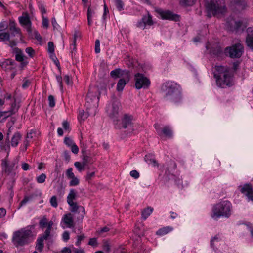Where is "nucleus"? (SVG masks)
<instances>
[{
    "instance_id": "nucleus-1",
    "label": "nucleus",
    "mask_w": 253,
    "mask_h": 253,
    "mask_svg": "<svg viewBox=\"0 0 253 253\" xmlns=\"http://www.w3.org/2000/svg\"><path fill=\"white\" fill-rule=\"evenodd\" d=\"M218 86L224 88L233 85L232 77L230 69L227 66H216L214 71Z\"/></svg>"
},
{
    "instance_id": "nucleus-2",
    "label": "nucleus",
    "mask_w": 253,
    "mask_h": 253,
    "mask_svg": "<svg viewBox=\"0 0 253 253\" xmlns=\"http://www.w3.org/2000/svg\"><path fill=\"white\" fill-rule=\"evenodd\" d=\"M34 227L35 225L29 226L15 231L12 237L13 244L16 247L28 244L31 242L30 238L33 236L32 230Z\"/></svg>"
},
{
    "instance_id": "nucleus-3",
    "label": "nucleus",
    "mask_w": 253,
    "mask_h": 253,
    "mask_svg": "<svg viewBox=\"0 0 253 253\" xmlns=\"http://www.w3.org/2000/svg\"><path fill=\"white\" fill-rule=\"evenodd\" d=\"M162 90L165 93V97L171 102L178 103L181 101V91L176 83L168 82L162 85Z\"/></svg>"
},
{
    "instance_id": "nucleus-4",
    "label": "nucleus",
    "mask_w": 253,
    "mask_h": 253,
    "mask_svg": "<svg viewBox=\"0 0 253 253\" xmlns=\"http://www.w3.org/2000/svg\"><path fill=\"white\" fill-rule=\"evenodd\" d=\"M232 209V204L229 201H221L213 206L211 217L215 220L221 217L228 218L231 215Z\"/></svg>"
},
{
    "instance_id": "nucleus-5",
    "label": "nucleus",
    "mask_w": 253,
    "mask_h": 253,
    "mask_svg": "<svg viewBox=\"0 0 253 253\" xmlns=\"http://www.w3.org/2000/svg\"><path fill=\"white\" fill-rule=\"evenodd\" d=\"M205 6L209 18L212 16H218L226 12L224 0H211L210 2L206 1Z\"/></svg>"
},
{
    "instance_id": "nucleus-6",
    "label": "nucleus",
    "mask_w": 253,
    "mask_h": 253,
    "mask_svg": "<svg viewBox=\"0 0 253 253\" xmlns=\"http://www.w3.org/2000/svg\"><path fill=\"white\" fill-rule=\"evenodd\" d=\"M77 192L74 189H71L67 198L68 204L70 205V211L74 213H78L79 216L77 217L78 221H82L85 214V209L82 206H79L76 202L73 201L76 200L77 197Z\"/></svg>"
},
{
    "instance_id": "nucleus-7",
    "label": "nucleus",
    "mask_w": 253,
    "mask_h": 253,
    "mask_svg": "<svg viewBox=\"0 0 253 253\" xmlns=\"http://www.w3.org/2000/svg\"><path fill=\"white\" fill-rule=\"evenodd\" d=\"M244 50L243 45L238 43L230 47H226L225 50V53L227 56L232 58H239L243 54Z\"/></svg>"
},
{
    "instance_id": "nucleus-8",
    "label": "nucleus",
    "mask_w": 253,
    "mask_h": 253,
    "mask_svg": "<svg viewBox=\"0 0 253 253\" xmlns=\"http://www.w3.org/2000/svg\"><path fill=\"white\" fill-rule=\"evenodd\" d=\"M99 101L97 90L96 88L90 89L86 97L85 105L87 108H95Z\"/></svg>"
},
{
    "instance_id": "nucleus-9",
    "label": "nucleus",
    "mask_w": 253,
    "mask_h": 253,
    "mask_svg": "<svg viewBox=\"0 0 253 253\" xmlns=\"http://www.w3.org/2000/svg\"><path fill=\"white\" fill-rule=\"evenodd\" d=\"M135 87L137 89L147 88L150 84V80L143 74L138 73L134 76Z\"/></svg>"
},
{
    "instance_id": "nucleus-10",
    "label": "nucleus",
    "mask_w": 253,
    "mask_h": 253,
    "mask_svg": "<svg viewBox=\"0 0 253 253\" xmlns=\"http://www.w3.org/2000/svg\"><path fill=\"white\" fill-rule=\"evenodd\" d=\"M226 26L227 28L231 31H243L246 26L241 21H236L232 17L227 19Z\"/></svg>"
},
{
    "instance_id": "nucleus-11",
    "label": "nucleus",
    "mask_w": 253,
    "mask_h": 253,
    "mask_svg": "<svg viewBox=\"0 0 253 253\" xmlns=\"http://www.w3.org/2000/svg\"><path fill=\"white\" fill-rule=\"evenodd\" d=\"M120 103L117 99L113 101L111 104L106 107V112L110 118L114 120H117L119 116Z\"/></svg>"
},
{
    "instance_id": "nucleus-12",
    "label": "nucleus",
    "mask_w": 253,
    "mask_h": 253,
    "mask_svg": "<svg viewBox=\"0 0 253 253\" xmlns=\"http://www.w3.org/2000/svg\"><path fill=\"white\" fill-rule=\"evenodd\" d=\"M134 117L129 114H125L121 119V126L123 128H128L129 132H132L134 131L133 121Z\"/></svg>"
},
{
    "instance_id": "nucleus-13",
    "label": "nucleus",
    "mask_w": 253,
    "mask_h": 253,
    "mask_svg": "<svg viewBox=\"0 0 253 253\" xmlns=\"http://www.w3.org/2000/svg\"><path fill=\"white\" fill-rule=\"evenodd\" d=\"M155 11L160 15L163 19H167L174 21H179V15L176 14H174L169 10H164L161 8H157L156 9Z\"/></svg>"
},
{
    "instance_id": "nucleus-14",
    "label": "nucleus",
    "mask_w": 253,
    "mask_h": 253,
    "mask_svg": "<svg viewBox=\"0 0 253 253\" xmlns=\"http://www.w3.org/2000/svg\"><path fill=\"white\" fill-rule=\"evenodd\" d=\"M19 21L20 24L26 29L28 35L32 36V23L29 15L27 14H25L24 16L20 17L19 18Z\"/></svg>"
},
{
    "instance_id": "nucleus-15",
    "label": "nucleus",
    "mask_w": 253,
    "mask_h": 253,
    "mask_svg": "<svg viewBox=\"0 0 253 253\" xmlns=\"http://www.w3.org/2000/svg\"><path fill=\"white\" fill-rule=\"evenodd\" d=\"M2 165L4 166V171L9 176H10L11 178L13 176L16 175L15 170L16 169L17 166H16V164L14 162L8 164L6 161L2 160Z\"/></svg>"
},
{
    "instance_id": "nucleus-16",
    "label": "nucleus",
    "mask_w": 253,
    "mask_h": 253,
    "mask_svg": "<svg viewBox=\"0 0 253 253\" xmlns=\"http://www.w3.org/2000/svg\"><path fill=\"white\" fill-rule=\"evenodd\" d=\"M54 50L55 46L53 42H48V53L49 54V57L56 65L58 69L60 70L61 67L60 62L54 53Z\"/></svg>"
},
{
    "instance_id": "nucleus-17",
    "label": "nucleus",
    "mask_w": 253,
    "mask_h": 253,
    "mask_svg": "<svg viewBox=\"0 0 253 253\" xmlns=\"http://www.w3.org/2000/svg\"><path fill=\"white\" fill-rule=\"evenodd\" d=\"M155 127L159 135L162 136V134H164L166 137H167L168 138L172 137V131L169 126H166L164 127L163 128H161L160 127L159 125L155 124Z\"/></svg>"
},
{
    "instance_id": "nucleus-18",
    "label": "nucleus",
    "mask_w": 253,
    "mask_h": 253,
    "mask_svg": "<svg viewBox=\"0 0 253 253\" xmlns=\"http://www.w3.org/2000/svg\"><path fill=\"white\" fill-rule=\"evenodd\" d=\"M110 75L113 78H117L120 76H124L126 80H127V81H129L130 79V74L128 71H122L119 68L112 71L110 73Z\"/></svg>"
},
{
    "instance_id": "nucleus-19",
    "label": "nucleus",
    "mask_w": 253,
    "mask_h": 253,
    "mask_svg": "<svg viewBox=\"0 0 253 253\" xmlns=\"http://www.w3.org/2000/svg\"><path fill=\"white\" fill-rule=\"evenodd\" d=\"M241 193L244 194L249 200L253 201V189L249 184H246L240 189Z\"/></svg>"
},
{
    "instance_id": "nucleus-20",
    "label": "nucleus",
    "mask_w": 253,
    "mask_h": 253,
    "mask_svg": "<svg viewBox=\"0 0 253 253\" xmlns=\"http://www.w3.org/2000/svg\"><path fill=\"white\" fill-rule=\"evenodd\" d=\"M246 31L247 34L246 37V44L248 47L253 50V28L249 27Z\"/></svg>"
},
{
    "instance_id": "nucleus-21",
    "label": "nucleus",
    "mask_w": 253,
    "mask_h": 253,
    "mask_svg": "<svg viewBox=\"0 0 253 253\" xmlns=\"http://www.w3.org/2000/svg\"><path fill=\"white\" fill-rule=\"evenodd\" d=\"M47 238V229L44 232V234L42 237H41L37 240L36 249L40 252L42 251L44 247L43 241L44 239Z\"/></svg>"
},
{
    "instance_id": "nucleus-22",
    "label": "nucleus",
    "mask_w": 253,
    "mask_h": 253,
    "mask_svg": "<svg viewBox=\"0 0 253 253\" xmlns=\"http://www.w3.org/2000/svg\"><path fill=\"white\" fill-rule=\"evenodd\" d=\"M15 62L11 59H8L0 64L1 67L5 71H10L15 68Z\"/></svg>"
},
{
    "instance_id": "nucleus-23",
    "label": "nucleus",
    "mask_w": 253,
    "mask_h": 253,
    "mask_svg": "<svg viewBox=\"0 0 253 253\" xmlns=\"http://www.w3.org/2000/svg\"><path fill=\"white\" fill-rule=\"evenodd\" d=\"M63 220L68 227L71 228L74 227L73 216L71 213L64 215Z\"/></svg>"
},
{
    "instance_id": "nucleus-24",
    "label": "nucleus",
    "mask_w": 253,
    "mask_h": 253,
    "mask_svg": "<svg viewBox=\"0 0 253 253\" xmlns=\"http://www.w3.org/2000/svg\"><path fill=\"white\" fill-rule=\"evenodd\" d=\"M232 3L238 11L244 9L247 6L245 0H233Z\"/></svg>"
},
{
    "instance_id": "nucleus-25",
    "label": "nucleus",
    "mask_w": 253,
    "mask_h": 253,
    "mask_svg": "<svg viewBox=\"0 0 253 253\" xmlns=\"http://www.w3.org/2000/svg\"><path fill=\"white\" fill-rule=\"evenodd\" d=\"M9 30L11 31V35L15 36L16 34H19L21 36L20 29L16 27L15 23L14 22H10L9 23Z\"/></svg>"
},
{
    "instance_id": "nucleus-26",
    "label": "nucleus",
    "mask_w": 253,
    "mask_h": 253,
    "mask_svg": "<svg viewBox=\"0 0 253 253\" xmlns=\"http://www.w3.org/2000/svg\"><path fill=\"white\" fill-rule=\"evenodd\" d=\"M145 161L149 164H152L154 166H159V164L155 159L154 155L151 154H148L145 155L144 158Z\"/></svg>"
},
{
    "instance_id": "nucleus-27",
    "label": "nucleus",
    "mask_w": 253,
    "mask_h": 253,
    "mask_svg": "<svg viewBox=\"0 0 253 253\" xmlns=\"http://www.w3.org/2000/svg\"><path fill=\"white\" fill-rule=\"evenodd\" d=\"M21 138V135L19 132H16L11 138V144L12 147H16L18 145L19 141Z\"/></svg>"
},
{
    "instance_id": "nucleus-28",
    "label": "nucleus",
    "mask_w": 253,
    "mask_h": 253,
    "mask_svg": "<svg viewBox=\"0 0 253 253\" xmlns=\"http://www.w3.org/2000/svg\"><path fill=\"white\" fill-rule=\"evenodd\" d=\"M153 211V208L151 207H148L147 208L143 209L141 213L142 218L143 219L146 220L152 213Z\"/></svg>"
},
{
    "instance_id": "nucleus-29",
    "label": "nucleus",
    "mask_w": 253,
    "mask_h": 253,
    "mask_svg": "<svg viewBox=\"0 0 253 253\" xmlns=\"http://www.w3.org/2000/svg\"><path fill=\"white\" fill-rule=\"evenodd\" d=\"M127 80L124 79H120L117 84V88L116 89L118 91H122L125 86L126 85V84L128 82Z\"/></svg>"
},
{
    "instance_id": "nucleus-30",
    "label": "nucleus",
    "mask_w": 253,
    "mask_h": 253,
    "mask_svg": "<svg viewBox=\"0 0 253 253\" xmlns=\"http://www.w3.org/2000/svg\"><path fill=\"white\" fill-rule=\"evenodd\" d=\"M172 228L171 227H169V226L164 227H163V228L159 229L156 232V234L158 235H160V236L164 235L169 233L171 231H172Z\"/></svg>"
},
{
    "instance_id": "nucleus-31",
    "label": "nucleus",
    "mask_w": 253,
    "mask_h": 253,
    "mask_svg": "<svg viewBox=\"0 0 253 253\" xmlns=\"http://www.w3.org/2000/svg\"><path fill=\"white\" fill-rule=\"evenodd\" d=\"M83 163L85 166L89 163L91 162V158L90 156H88L86 154V150L85 149L82 150Z\"/></svg>"
},
{
    "instance_id": "nucleus-32",
    "label": "nucleus",
    "mask_w": 253,
    "mask_h": 253,
    "mask_svg": "<svg viewBox=\"0 0 253 253\" xmlns=\"http://www.w3.org/2000/svg\"><path fill=\"white\" fill-rule=\"evenodd\" d=\"M221 241V238L220 237L219 235H215L213 238H212L211 240V246L212 248L214 249Z\"/></svg>"
},
{
    "instance_id": "nucleus-33",
    "label": "nucleus",
    "mask_w": 253,
    "mask_h": 253,
    "mask_svg": "<svg viewBox=\"0 0 253 253\" xmlns=\"http://www.w3.org/2000/svg\"><path fill=\"white\" fill-rule=\"evenodd\" d=\"M13 115L9 110L7 111H0V121L3 122L8 117Z\"/></svg>"
},
{
    "instance_id": "nucleus-34",
    "label": "nucleus",
    "mask_w": 253,
    "mask_h": 253,
    "mask_svg": "<svg viewBox=\"0 0 253 253\" xmlns=\"http://www.w3.org/2000/svg\"><path fill=\"white\" fill-rule=\"evenodd\" d=\"M142 20L144 21L146 25H147L149 26H151L153 24L152 17L149 13L147 15L143 16Z\"/></svg>"
},
{
    "instance_id": "nucleus-35",
    "label": "nucleus",
    "mask_w": 253,
    "mask_h": 253,
    "mask_svg": "<svg viewBox=\"0 0 253 253\" xmlns=\"http://www.w3.org/2000/svg\"><path fill=\"white\" fill-rule=\"evenodd\" d=\"M14 51L16 52L15 59L19 62H22L24 60V57L22 51L18 48H15Z\"/></svg>"
},
{
    "instance_id": "nucleus-36",
    "label": "nucleus",
    "mask_w": 253,
    "mask_h": 253,
    "mask_svg": "<svg viewBox=\"0 0 253 253\" xmlns=\"http://www.w3.org/2000/svg\"><path fill=\"white\" fill-rule=\"evenodd\" d=\"M196 0H180L179 4L183 7L190 6L193 5Z\"/></svg>"
},
{
    "instance_id": "nucleus-37",
    "label": "nucleus",
    "mask_w": 253,
    "mask_h": 253,
    "mask_svg": "<svg viewBox=\"0 0 253 253\" xmlns=\"http://www.w3.org/2000/svg\"><path fill=\"white\" fill-rule=\"evenodd\" d=\"M20 106L17 104L14 99V101L11 104L10 109L9 110L13 114H15L18 110Z\"/></svg>"
},
{
    "instance_id": "nucleus-38",
    "label": "nucleus",
    "mask_w": 253,
    "mask_h": 253,
    "mask_svg": "<svg viewBox=\"0 0 253 253\" xmlns=\"http://www.w3.org/2000/svg\"><path fill=\"white\" fill-rule=\"evenodd\" d=\"M115 5L119 11L124 10V3L122 0H114Z\"/></svg>"
},
{
    "instance_id": "nucleus-39",
    "label": "nucleus",
    "mask_w": 253,
    "mask_h": 253,
    "mask_svg": "<svg viewBox=\"0 0 253 253\" xmlns=\"http://www.w3.org/2000/svg\"><path fill=\"white\" fill-rule=\"evenodd\" d=\"M29 36L32 38L36 39L40 43L42 42V37L37 31L35 30L33 32L32 31V36L29 35Z\"/></svg>"
},
{
    "instance_id": "nucleus-40",
    "label": "nucleus",
    "mask_w": 253,
    "mask_h": 253,
    "mask_svg": "<svg viewBox=\"0 0 253 253\" xmlns=\"http://www.w3.org/2000/svg\"><path fill=\"white\" fill-rule=\"evenodd\" d=\"M39 226L40 228L43 229L47 226V219L45 216H44L43 218L39 221Z\"/></svg>"
},
{
    "instance_id": "nucleus-41",
    "label": "nucleus",
    "mask_w": 253,
    "mask_h": 253,
    "mask_svg": "<svg viewBox=\"0 0 253 253\" xmlns=\"http://www.w3.org/2000/svg\"><path fill=\"white\" fill-rule=\"evenodd\" d=\"M10 39V34L7 32H3L0 33V40L4 41H9Z\"/></svg>"
},
{
    "instance_id": "nucleus-42",
    "label": "nucleus",
    "mask_w": 253,
    "mask_h": 253,
    "mask_svg": "<svg viewBox=\"0 0 253 253\" xmlns=\"http://www.w3.org/2000/svg\"><path fill=\"white\" fill-rule=\"evenodd\" d=\"M71 179L69 182V185L70 186H75L79 185L80 180L77 177L74 176V178H72Z\"/></svg>"
},
{
    "instance_id": "nucleus-43",
    "label": "nucleus",
    "mask_w": 253,
    "mask_h": 253,
    "mask_svg": "<svg viewBox=\"0 0 253 253\" xmlns=\"http://www.w3.org/2000/svg\"><path fill=\"white\" fill-rule=\"evenodd\" d=\"M48 103L49 106L53 108L55 106V98L53 95L48 96Z\"/></svg>"
},
{
    "instance_id": "nucleus-44",
    "label": "nucleus",
    "mask_w": 253,
    "mask_h": 253,
    "mask_svg": "<svg viewBox=\"0 0 253 253\" xmlns=\"http://www.w3.org/2000/svg\"><path fill=\"white\" fill-rule=\"evenodd\" d=\"M75 166L78 169L79 171H82L84 169V168L85 166V165L82 162V163L79 162H76L74 164Z\"/></svg>"
},
{
    "instance_id": "nucleus-45",
    "label": "nucleus",
    "mask_w": 253,
    "mask_h": 253,
    "mask_svg": "<svg viewBox=\"0 0 253 253\" xmlns=\"http://www.w3.org/2000/svg\"><path fill=\"white\" fill-rule=\"evenodd\" d=\"M88 116V114L87 112H85L84 111H82L80 112V114L79 115V119L80 120L84 121L85 119H86Z\"/></svg>"
},
{
    "instance_id": "nucleus-46",
    "label": "nucleus",
    "mask_w": 253,
    "mask_h": 253,
    "mask_svg": "<svg viewBox=\"0 0 253 253\" xmlns=\"http://www.w3.org/2000/svg\"><path fill=\"white\" fill-rule=\"evenodd\" d=\"M50 203L52 206L56 208L58 206L57 197L56 196H52L50 200Z\"/></svg>"
},
{
    "instance_id": "nucleus-47",
    "label": "nucleus",
    "mask_w": 253,
    "mask_h": 253,
    "mask_svg": "<svg viewBox=\"0 0 253 253\" xmlns=\"http://www.w3.org/2000/svg\"><path fill=\"white\" fill-rule=\"evenodd\" d=\"M66 174L68 179L74 178V177L75 176L74 173L73 172V169L72 168L68 169L66 170Z\"/></svg>"
},
{
    "instance_id": "nucleus-48",
    "label": "nucleus",
    "mask_w": 253,
    "mask_h": 253,
    "mask_svg": "<svg viewBox=\"0 0 253 253\" xmlns=\"http://www.w3.org/2000/svg\"><path fill=\"white\" fill-rule=\"evenodd\" d=\"M46 178L45 174L42 173L37 177V181L39 183H42L44 182Z\"/></svg>"
},
{
    "instance_id": "nucleus-49",
    "label": "nucleus",
    "mask_w": 253,
    "mask_h": 253,
    "mask_svg": "<svg viewBox=\"0 0 253 253\" xmlns=\"http://www.w3.org/2000/svg\"><path fill=\"white\" fill-rule=\"evenodd\" d=\"M103 249L107 252H109L110 250V246L109 242L106 240H104L103 242Z\"/></svg>"
},
{
    "instance_id": "nucleus-50",
    "label": "nucleus",
    "mask_w": 253,
    "mask_h": 253,
    "mask_svg": "<svg viewBox=\"0 0 253 253\" xmlns=\"http://www.w3.org/2000/svg\"><path fill=\"white\" fill-rule=\"evenodd\" d=\"M25 51L31 57H33L35 53L34 50L30 47L26 48Z\"/></svg>"
},
{
    "instance_id": "nucleus-51",
    "label": "nucleus",
    "mask_w": 253,
    "mask_h": 253,
    "mask_svg": "<svg viewBox=\"0 0 253 253\" xmlns=\"http://www.w3.org/2000/svg\"><path fill=\"white\" fill-rule=\"evenodd\" d=\"M64 143L68 146H71L74 144L73 140L69 137H66L64 138Z\"/></svg>"
},
{
    "instance_id": "nucleus-52",
    "label": "nucleus",
    "mask_w": 253,
    "mask_h": 253,
    "mask_svg": "<svg viewBox=\"0 0 253 253\" xmlns=\"http://www.w3.org/2000/svg\"><path fill=\"white\" fill-rule=\"evenodd\" d=\"M130 175L131 177H133L135 179H137L139 177V173L136 170H133L130 171Z\"/></svg>"
},
{
    "instance_id": "nucleus-53",
    "label": "nucleus",
    "mask_w": 253,
    "mask_h": 253,
    "mask_svg": "<svg viewBox=\"0 0 253 253\" xmlns=\"http://www.w3.org/2000/svg\"><path fill=\"white\" fill-rule=\"evenodd\" d=\"M100 51V42L99 40H96L95 42V52L96 53H98Z\"/></svg>"
},
{
    "instance_id": "nucleus-54",
    "label": "nucleus",
    "mask_w": 253,
    "mask_h": 253,
    "mask_svg": "<svg viewBox=\"0 0 253 253\" xmlns=\"http://www.w3.org/2000/svg\"><path fill=\"white\" fill-rule=\"evenodd\" d=\"M30 199H31V198H30L29 197H27V196H25L24 198V199L20 202L18 208H20L23 205H24L26 203H27L30 200Z\"/></svg>"
},
{
    "instance_id": "nucleus-55",
    "label": "nucleus",
    "mask_w": 253,
    "mask_h": 253,
    "mask_svg": "<svg viewBox=\"0 0 253 253\" xmlns=\"http://www.w3.org/2000/svg\"><path fill=\"white\" fill-rule=\"evenodd\" d=\"M71 147L72 152L75 154H77L79 152V148L76 144L75 143L72 145Z\"/></svg>"
},
{
    "instance_id": "nucleus-56",
    "label": "nucleus",
    "mask_w": 253,
    "mask_h": 253,
    "mask_svg": "<svg viewBox=\"0 0 253 253\" xmlns=\"http://www.w3.org/2000/svg\"><path fill=\"white\" fill-rule=\"evenodd\" d=\"M85 238V236L84 234L78 236L77 237V241L76 243V245L80 246L81 243V241L83 240Z\"/></svg>"
},
{
    "instance_id": "nucleus-57",
    "label": "nucleus",
    "mask_w": 253,
    "mask_h": 253,
    "mask_svg": "<svg viewBox=\"0 0 253 253\" xmlns=\"http://www.w3.org/2000/svg\"><path fill=\"white\" fill-rule=\"evenodd\" d=\"M62 238L64 241H67L70 238V234L69 232L65 231L62 235Z\"/></svg>"
},
{
    "instance_id": "nucleus-58",
    "label": "nucleus",
    "mask_w": 253,
    "mask_h": 253,
    "mask_svg": "<svg viewBox=\"0 0 253 253\" xmlns=\"http://www.w3.org/2000/svg\"><path fill=\"white\" fill-rule=\"evenodd\" d=\"M64 80L68 85H70L72 84L71 78L68 75H65L64 78Z\"/></svg>"
},
{
    "instance_id": "nucleus-59",
    "label": "nucleus",
    "mask_w": 253,
    "mask_h": 253,
    "mask_svg": "<svg viewBox=\"0 0 253 253\" xmlns=\"http://www.w3.org/2000/svg\"><path fill=\"white\" fill-rule=\"evenodd\" d=\"M88 244L92 246H97V243L96 239L95 238H90L88 242Z\"/></svg>"
},
{
    "instance_id": "nucleus-60",
    "label": "nucleus",
    "mask_w": 253,
    "mask_h": 253,
    "mask_svg": "<svg viewBox=\"0 0 253 253\" xmlns=\"http://www.w3.org/2000/svg\"><path fill=\"white\" fill-rule=\"evenodd\" d=\"M38 7L39 9L41 10V11L42 14H45L46 13V9L45 8V7L42 3L39 2L38 3Z\"/></svg>"
},
{
    "instance_id": "nucleus-61",
    "label": "nucleus",
    "mask_w": 253,
    "mask_h": 253,
    "mask_svg": "<svg viewBox=\"0 0 253 253\" xmlns=\"http://www.w3.org/2000/svg\"><path fill=\"white\" fill-rule=\"evenodd\" d=\"M146 26V25H145L144 21L142 20V19L137 23V27L140 28H142L143 29H145Z\"/></svg>"
},
{
    "instance_id": "nucleus-62",
    "label": "nucleus",
    "mask_w": 253,
    "mask_h": 253,
    "mask_svg": "<svg viewBox=\"0 0 253 253\" xmlns=\"http://www.w3.org/2000/svg\"><path fill=\"white\" fill-rule=\"evenodd\" d=\"M63 127L65 130H69V124L67 121H64L63 122Z\"/></svg>"
},
{
    "instance_id": "nucleus-63",
    "label": "nucleus",
    "mask_w": 253,
    "mask_h": 253,
    "mask_svg": "<svg viewBox=\"0 0 253 253\" xmlns=\"http://www.w3.org/2000/svg\"><path fill=\"white\" fill-rule=\"evenodd\" d=\"M64 156L65 160L69 162L70 160V155L69 152L67 151H64Z\"/></svg>"
},
{
    "instance_id": "nucleus-64",
    "label": "nucleus",
    "mask_w": 253,
    "mask_h": 253,
    "mask_svg": "<svg viewBox=\"0 0 253 253\" xmlns=\"http://www.w3.org/2000/svg\"><path fill=\"white\" fill-rule=\"evenodd\" d=\"M71 250L68 247H64L61 251V253H71Z\"/></svg>"
}]
</instances>
